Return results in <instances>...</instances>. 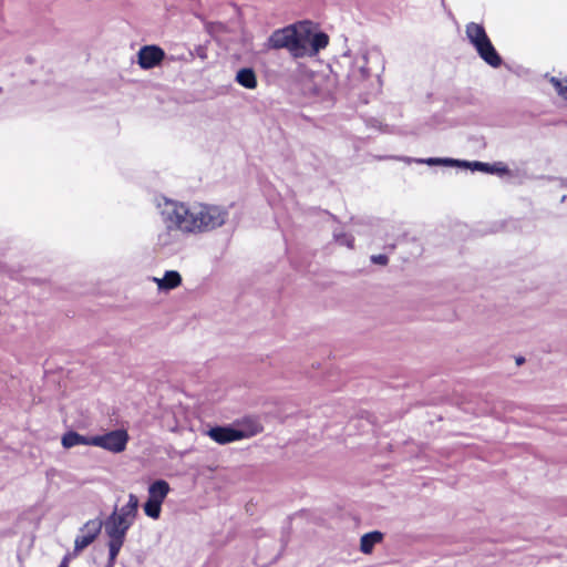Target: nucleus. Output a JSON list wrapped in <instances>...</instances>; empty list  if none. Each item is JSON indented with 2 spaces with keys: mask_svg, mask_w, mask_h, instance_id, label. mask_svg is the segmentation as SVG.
Segmentation results:
<instances>
[{
  "mask_svg": "<svg viewBox=\"0 0 567 567\" xmlns=\"http://www.w3.org/2000/svg\"><path fill=\"white\" fill-rule=\"evenodd\" d=\"M333 238L340 245H344L348 248H352L353 247V237L351 235H348L346 233L334 231Z\"/></svg>",
  "mask_w": 567,
  "mask_h": 567,
  "instance_id": "nucleus-26",
  "label": "nucleus"
},
{
  "mask_svg": "<svg viewBox=\"0 0 567 567\" xmlns=\"http://www.w3.org/2000/svg\"><path fill=\"white\" fill-rule=\"evenodd\" d=\"M369 54L368 51H363L355 56L352 70L353 74L358 71L362 79H367L370 75L368 68Z\"/></svg>",
  "mask_w": 567,
  "mask_h": 567,
  "instance_id": "nucleus-21",
  "label": "nucleus"
},
{
  "mask_svg": "<svg viewBox=\"0 0 567 567\" xmlns=\"http://www.w3.org/2000/svg\"><path fill=\"white\" fill-rule=\"evenodd\" d=\"M383 539V534L381 532L374 530L364 534L360 539V550L363 554H371L373 547L381 543Z\"/></svg>",
  "mask_w": 567,
  "mask_h": 567,
  "instance_id": "nucleus-19",
  "label": "nucleus"
},
{
  "mask_svg": "<svg viewBox=\"0 0 567 567\" xmlns=\"http://www.w3.org/2000/svg\"><path fill=\"white\" fill-rule=\"evenodd\" d=\"M516 362H517V364H522V363L524 362V358H518V359L516 360Z\"/></svg>",
  "mask_w": 567,
  "mask_h": 567,
  "instance_id": "nucleus-30",
  "label": "nucleus"
},
{
  "mask_svg": "<svg viewBox=\"0 0 567 567\" xmlns=\"http://www.w3.org/2000/svg\"><path fill=\"white\" fill-rule=\"evenodd\" d=\"M295 35L296 24L275 30L268 38L267 47L274 50L286 49L293 56Z\"/></svg>",
  "mask_w": 567,
  "mask_h": 567,
  "instance_id": "nucleus-5",
  "label": "nucleus"
},
{
  "mask_svg": "<svg viewBox=\"0 0 567 567\" xmlns=\"http://www.w3.org/2000/svg\"><path fill=\"white\" fill-rule=\"evenodd\" d=\"M228 212L219 206L198 204L193 206L195 234L210 231L223 226Z\"/></svg>",
  "mask_w": 567,
  "mask_h": 567,
  "instance_id": "nucleus-3",
  "label": "nucleus"
},
{
  "mask_svg": "<svg viewBox=\"0 0 567 567\" xmlns=\"http://www.w3.org/2000/svg\"><path fill=\"white\" fill-rule=\"evenodd\" d=\"M206 434L216 443L225 445L228 443L237 442L244 440L243 433L237 431L236 427L233 426H214L210 427Z\"/></svg>",
  "mask_w": 567,
  "mask_h": 567,
  "instance_id": "nucleus-10",
  "label": "nucleus"
},
{
  "mask_svg": "<svg viewBox=\"0 0 567 567\" xmlns=\"http://www.w3.org/2000/svg\"><path fill=\"white\" fill-rule=\"evenodd\" d=\"M417 163L432 165H445V166H462V161L452 159V158H439V157H430L425 159H416Z\"/></svg>",
  "mask_w": 567,
  "mask_h": 567,
  "instance_id": "nucleus-23",
  "label": "nucleus"
},
{
  "mask_svg": "<svg viewBox=\"0 0 567 567\" xmlns=\"http://www.w3.org/2000/svg\"><path fill=\"white\" fill-rule=\"evenodd\" d=\"M236 429L245 434L244 439H249L259 434L262 431V425L255 419H246L240 423V427Z\"/></svg>",
  "mask_w": 567,
  "mask_h": 567,
  "instance_id": "nucleus-20",
  "label": "nucleus"
},
{
  "mask_svg": "<svg viewBox=\"0 0 567 567\" xmlns=\"http://www.w3.org/2000/svg\"><path fill=\"white\" fill-rule=\"evenodd\" d=\"M164 58V51L157 45H145L138 51V64L144 70L155 68Z\"/></svg>",
  "mask_w": 567,
  "mask_h": 567,
  "instance_id": "nucleus-9",
  "label": "nucleus"
},
{
  "mask_svg": "<svg viewBox=\"0 0 567 567\" xmlns=\"http://www.w3.org/2000/svg\"><path fill=\"white\" fill-rule=\"evenodd\" d=\"M138 498L135 494H128V501L121 508L115 507L112 514H117V517L134 524L135 518L138 514Z\"/></svg>",
  "mask_w": 567,
  "mask_h": 567,
  "instance_id": "nucleus-12",
  "label": "nucleus"
},
{
  "mask_svg": "<svg viewBox=\"0 0 567 567\" xmlns=\"http://www.w3.org/2000/svg\"><path fill=\"white\" fill-rule=\"evenodd\" d=\"M330 93H331V90H330V89H326L324 91H320V90H318V91L316 92V94L321 95V96L329 95Z\"/></svg>",
  "mask_w": 567,
  "mask_h": 567,
  "instance_id": "nucleus-28",
  "label": "nucleus"
},
{
  "mask_svg": "<svg viewBox=\"0 0 567 567\" xmlns=\"http://www.w3.org/2000/svg\"><path fill=\"white\" fill-rule=\"evenodd\" d=\"M475 50L480 58L492 68H498L503 62L501 55L495 50L491 40H487L486 42L476 47Z\"/></svg>",
  "mask_w": 567,
  "mask_h": 567,
  "instance_id": "nucleus-11",
  "label": "nucleus"
},
{
  "mask_svg": "<svg viewBox=\"0 0 567 567\" xmlns=\"http://www.w3.org/2000/svg\"><path fill=\"white\" fill-rule=\"evenodd\" d=\"M235 80L239 85L248 90L256 89L258 84L256 73L251 68L238 70Z\"/></svg>",
  "mask_w": 567,
  "mask_h": 567,
  "instance_id": "nucleus-18",
  "label": "nucleus"
},
{
  "mask_svg": "<svg viewBox=\"0 0 567 567\" xmlns=\"http://www.w3.org/2000/svg\"><path fill=\"white\" fill-rule=\"evenodd\" d=\"M551 84L554 85V87L556 89L557 93L564 97L565 100H567V80H564V79H557V78H551L550 80Z\"/></svg>",
  "mask_w": 567,
  "mask_h": 567,
  "instance_id": "nucleus-25",
  "label": "nucleus"
},
{
  "mask_svg": "<svg viewBox=\"0 0 567 567\" xmlns=\"http://www.w3.org/2000/svg\"><path fill=\"white\" fill-rule=\"evenodd\" d=\"M162 225H168L179 230L184 235L195 234V223L193 218V206L188 207L184 203L165 199L159 205Z\"/></svg>",
  "mask_w": 567,
  "mask_h": 567,
  "instance_id": "nucleus-1",
  "label": "nucleus"
},
{
  "mask_svg": "<svg viewBox=\"0 0 567 567\" xmlns=\"http://www.w3.org/2000/svg\"><path fill=\"white\" fill-rule=\"evenodd\" d=\"M59 567H68L66 558L63 559V561L61 563V565Z\"/></svg>",
  "mask_w": 567,
  "mask_h": 567,
  "instance_id": "nucleus-29",
  "label": "nucleus"
},
{
  "mask_svg": "<svg viewBox=\"0 0 567 567\" xmlns=\"http://www.w3.org/2000/svg\"><path fill=\"white\" fill-rule=\"evenodd\" d=\"M465 33L466 38L468 39L470 43L476 48L481 45L482 43L489 40V38L486 34V31L482 24L470 22L465 27Z\"/></svg>",
  "mask_w": 567,
  "mask_h": 567,
  "instance_id": "nucleus-13",
  "label": "nucleus"
},
{
  "mask_svg": "<svg viewBox=\"0 0 567 567\" xmlns=\"http://www.w3.org/2000/svg\"><path fill=\"white\" fill-rule=\"evenodd\" d=\"M103 522L100 518L87 520L81 528V535L76 536L74 540V554L81 553L90 546L101 533Z\"/></svg>",
  "mask_w": 567,
  "mask_h": 567,
  "instance_id": "nucleus-6",
  "label": "nucleus"
},
{
  "mask_svg": "<svg viewBox=\"0 0 567 567\" xmlns=\"http://www.w3.org/2000/svg\"><path fill=\"white\" fill-rule=\"evenodd\" d=\"M93 436H84L74 431H69L63 434L61 439L62 446L64 449H71L76 445H91Z\"/></svg>",
  "mask_w": 567,
  "mask_h": 567,
  "instance_id": "nucleus-17",
  "label": "nucleus"
},
{
  "mask_svg": "<svg viewBox=\"0 0 567 567\" xmlns=\"http://www.w3.org/2000/svg\"><path fill=\"white\" fill-rule=\"evenodd\" d=\"M148 499L155 501L156 503L163 504L164 499L168 495L171 487L169 484L164 480H157L148 486Z\"/></svg>",
  "mask_w": 567,
  "mask_h": 567,
  "instance_id": "nucleus-16",
  "label": "nucleus"
},
{
  "mask_svg": "<svg viewBox=\"0 0 567 567\" xmlns=\"http://www.w3.org/2000/svg\"><path fill=\"white\" fill-rule=\"evenodd\" d=\"M103 526L105 534L109 537V564L107 567H113L117 555L125 542L128 529L133 526L132 523L117 517V514H111L104 522Z\"/></svg>",
  "mask_w": 567,
  "mask_h": 567,
  "instance_id": "nucleus-2",
  "label": "nucleus"
},
{
  "mask_svg": "<svg viewBox=\"0 0 567 567\" xmlns=\"http://www.w3.org/2000/svg\"><path fill=\"white\" fill-rule=\"evenodd\" d=\"M371 261L377 265L385 266L389 261V258L386 255H373L371 256Z\"/></svg>",
  "mask_w": 567,
  "mask_h": 567,
  "instance_id": "nucleus-27",
  "label": "nucleus"
},
{
  "mask_svg": "<svg viewBox=\"0 0 567 567\" xmlns=\"http://www.w3.org/2000/svg\"><path fill=\"white\" fill-rule=\"evenodd\" d=\"M143 509L145 515L148 516L150 518L158 519L162 512V504L147 498L143 506Z\"/></svg>",
  "mask_w": 567,
  "mask_h": 567,
  "instance_id": "nucleus-24",
  "label": "nucleus"
},
{
  "mask_svg": "<svg viewBox=\"0 0 567 567\" xmlns=\"http://www.w3.org/2000/svg\"><path fill=\"white\" fill-rule=\"evenodd\" d=\"M311 48L309 49V56H315L318 52L324 49L329 43V37L323 32L312 34Z\"/></svg>",
  "mask_w": 567,
  "mask_h": 567,
  "instance_id": "nucleus-22",
  "label": "nucleus"
},
{
  "mask_svg": "<svg viewBox=\"0 0 567 567\" xmlns=\"http://www.w3.org/2000/svg\"><path fill=\"white\" fill-rule=\"evenodd\" d=\"M462 166L468 167L472 171H480L484 173L491 174H505L508 172V168L503 163L488 164L483 162H462Z\"/></svg>",
  "mask_w": 567,
  "mask_h": 567,
  "instance_id": "nucleus-14",
  "label": "nucleus"
},
{
  "mask_svg": "<svg viewBox=\"0 0 567 567\" xmlns=\"http://www.w3.org/2000/svg\"><path fill=\"white\" fill-rule=\"evenodd\" d=\"M128 434L125 430H114L103 435H94L92 446H99L112 453H121L126 449Z\"/></svg>",
  "mask_w": 567,
  "mask_h": 567,
  "instance_id": "nucleus-4",
  "label": "nucleus"
},
{
  "mask_svg": "<svg viewBox=\"0 0 567 567\" xmlns=\"http://www.w3.org/2000/svg\"><path fill=\"white\" fill-rule=\"evenodd\" d=\"M312 34L308 23L296 24L293 58L309 56Z\"/></svg>",
  "mask_w": 567,
  "mask_h": 567,
  "instance_id": "nucleus-7",
  "label": "nucleus"
},
{
  "mask_svg": "<svg viewBox=\"0 0 567 567\" xmlns=\"http://www.w3.org/2000/svg\"><path fill=\"white\" fill-rule=\"evenodd\" d=\"M371 53H372V54H374V55H377V56H380V52H379V51H377V50L372 51Z\"/></svg>",
  "mask_w": 567,
  "mask_h": 567,
  "instance_id": "nucleus-31",
  "label": "nucleus"
},
{
  "mask_svg": "<svg viewBox=\"0 0 567 567\" xmlns=\"http://www.w3.org/2000/svg\"><path fill=\"white\" fill-rule=\"evenodd\" d=\"M184 234L168 225L157 233L156 246L161 249L173 250L181 245Z\"/></svg>",
  "mask_w": 567,
  "mask_h": 567,
  "instance_id": "nucleus-8",
  "label": "nucleus"
},
{
  "mask_svg": "<svg viewBox=\"0 0 567 567\" xmlns=\"http://www.w3.org/2000/svg\"><path fill=\"white\" fill-rule=\"evenodd\" d=\"M159 290H172L181 286L182 276L176 270H167L163 278H153Z\"/></svg>",
  "mask_w": 567,
  "mask_h": 567,
  "instance_id": "nucleus-15",
  "label": "nucleus"
}]
</instances>
